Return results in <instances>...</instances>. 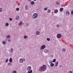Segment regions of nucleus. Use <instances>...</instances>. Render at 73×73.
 <instances>
[{
	"mask_svg": "<svg viewBox=\"0 0 73 73\" xmlns=\"http://www.w3.org/2000/svg\"><path fill=\"white\" fill-rule=\"evenodd\" d=\"M31 66H29L28 67H27V70H28V73H32V70H31Z\"/></svg>",
	"mask_w": 73,
	"mask_h": 73,
	"instance_id": "obj_2",
	"label": "nucleus"
},
{
	"mask_svg": "<svg viewBox=\"0 0 73 73\" xmlns=\"http://www.w3.org/2000/svg\"><path fill=\"white\" fill-rule=\"evenodd\" d=\"M62 36L61 34H58L57 35L56 37L58 38H60Z\"/></svg>",
	"mask_w": 73,
	"mask_h": 73,
	"instance_id": "obj_4",
	"label": "nucleus"
},
{
	"mask_svg": "<svg viewBox=\"0 0 73 73\" xmlns=\"http://www.w3.org/2000/svg\"><path fill=\"white\" fill-rule=\"evenodd\" d=\"M68 73H73V72H72V71H70L68 72Z\"/></svg>",
	"mask_w": 73,
	"mask_h": 73,
	"instance_id": "obj_37",
	"label": "nucleus"
},
{
	"mask_svg": "<svg viewBox=\"0 0 73 73\" xmlns=\"http://www.w3.org/2000/svg\"><path fill=\"white\" fill-rule=\"evenodd\" d=\"M60 12H62L63 11V8H61L60 9Z\"/></svg>",
	"mask_w": 73,
	"mask_h": 73,
	"instance_id": "obj_15",
	"label": "nucleus"
},
{
	"mask_svg": "<svg viewBox=\"0 0 73 73\" xmlns=\"http://www.w3.org/2000/svg\"><path fill=\"white\" fill-rule=\"evenodd\" d=\"M47 9H48V8H46V7L45 8H44V10L45 11L47 10Z\"/></svg>",
	"mask_w": 73,
	"mask_h": 73,
	"instance_id": "obj_30",
	"label": "nucleus"
},
{
	"mask_svg": "<svg viewBox=\"0 0 73 73\" xmlns=\"http://www.w3.org/2000/svg\"><path fill=\"white\" fill-rule=\"evenodd\" d=\"M3 11V9L2 8H0V12H2Z\"/></svg>",
	"mask_w": 73,
	"mask_h": 73,
	"instance_id": "obj_21",
	"label": "nucleus"
},
{
	"mask_svg": "<svg viewBox=\"0 0 73 73\" xmlns=\"http://www.w3.org/2000/svg\"><path fill=\"white\" fill-rule=\"evenodd\" d=\"M46 46L45 45H42L40 48V49H44L45 48Z\"/></svg>",
	"mask_w": 73,
	"mask_h": 73,
	"instance_id": "obj_5",
	"label": "nucleus"
},
{
	"mask_svg": "<svg viewBox=\"0 0 73 73\" xmlns=\"http://www.w3.org/2000/svg\"><path fill=\"white\" fill-rule=\"evenodd\" d=\"M27 36H25L24 37V38L25 39V38H27Z\"/></svg>",
	"mask_w": 73,
	"mask_h": 73,
	"instance_id": "obj_33",
	"label": "nucleus"
},
{
	"mask_svg": "<svg viewBox=\"0 0 73 73\" xmlns=\"http://www.w3.org/2000/svg\"><path fill=\"white\" fill-rule=\"evenodd\" d=\"M65 50H66L64 48H63V49H62V51H63V52H65Z\"/></svg>",
	"mask_w": 73,
	"mask_h": 73,
	"instance_id": "obj_35",
	"label": "nucleus"
},
{
	"mask_svg": "<svg viewBox=\"0 0 73 73\" xmlns=\"http://www.w3.org/2000/svg\"><path fill=\"white\" fill-rule=\"evenodd\" d=\"M8 66H10L11 65V64L10 62L8 63Z\"/></svg>",
	"mask_w": 73,
	"mask_h": 73,
	"instance_id": "obj_24",
	"label": "nucleus"
},
{
	"mask_svg": "<svg viewBox=\"0 0 73 73\" xmlns=\"http://www.w3.org/2000/svg\"><path fill=\"white\" fill-rule=\"evenodd\" d=\"M46 40L47 41H50V38H47Z\"/></svg>",
	"mask_w": 73,
	"mask_h": 73,
	"instance_id": "obj_28",
	"label": "nucleus"
},
{
	"mask_svg": "<svg viewBox=\"0 0 73 73\" xmlns=\"http://www.w3.org/2000/svg\"><path fill=\"white\" fill-rule=\"evenodd\" d=\"M25 59H24V60H23L24 61H25Z\"/></svg>",
	"mask_w": 73,
	"mask_h": 73,
	"instance_id": "obj_44",
	"label": "nucleus"
},
{
	"mask_svg": "<svg viewBox=\"0 0 73 73\" xmlns=\"http://www.w3.org/2000/svg\"><path fill=\"white\" fill-rule=\"evenodd\" d=\"M8 59H7L6 61V62H8Z\"/></svg>",
	"mask_w": 73,
	"mask_h": 73,
	"instance_id": "obj_36",
	"label": "nucleus"
},
{
	"mask_svg": "<svg viewBox=\"0 0 73 73\" xmlns=\"http://www.w3.org/2000/svg\"><path fill=\"white\" fill-rule=\"evenodd\" d=\"M51 12V11L49 9L47 13H50Z\"/></svg>",
	"mask_w": 73,
	"mask_h": 73,
	"instance_id": "obj_18",
	"label": "nucleus"
},
{
	"mask_svg": "<svg viewBox=\"0 0 73 73\" xmlns=\"http://www.w3.org/2000/svg\"><path fill=\"white\" fill-rule=\"evenodd\" d=\"M19 62L20 63H23V58L19 60Z\"/></svg>",
	"mask_w": 73,
	"mask_h": 73,
	"instance_id": "obj_8",
	"label": "nucleus"
},
{
	"mask_svg": "<svg viewBox=\"0 0 73 73\" xmlns=\"http://www.w3.org/2000/svg\"><path fill=\"white\" fill-rule=\"evenodd\" d=\"M9 20L10 21H12V19L11 18H10L9 19Z\"/></svg>",
	"mask_w": 73,
	"mask_h": 73,
	"instance_id": "obj_32",
	"label": "nucleus"
},
{
	"mask_svg": "<svg viewBox=\"0 0 73 73\" xmlns=\"http://www.w3.org/2000/svg\"><path fill=\"white\" fill-rule=\"evenodd\" d=\"M22 23H23V22L21 21L19 23V25L20 26V25H21V24H22Z\"/></svg>",
	"mask_w": 73,
	"mask_h": 73,
	"instance_id": "obj_26",
	"label": "nucleus"
},
{
	"mask_svg": "<svg viewBox=\"0 0 73 73\" xmlns=\"http://www.w3.org/2000/svg\"><path fill=\"white\" fill-rule=\"evenodd\" d=\"M26 25L28 26L29 25V23H28Z\"/></svg>",
	"mask_w": 73,
	"mask_h": 73,
	"instance_id": "obj_41",
	"label": "nucleus"
},
{
	"mask_svg": "<svg viewBox=\"0 0 73 73\" xmlns=\"http://www.w3.org/2000/svg\"><path fill=\"white\" fill-rule=\"evenodd\" d=\"M11 37L10 36V35H7V38H9Z\"/></svg>",
	"mask_w": 73,
	"mask_h": 73,
	"instance_id": "obj_20",
	"label": "nucleus"
},
{
	"mask_svg": "<svg viewBox=\"0 0 73 73\" xmlns=\"http://www.w3.org/2000/svg\"><path fill=\"white\" fill-rule=\"evenodd\" d=\"M31 4L32 5H34V4H35V2H34V1H32L31 2Z\"/></svg>",
	"mask_w": 73,
	"mask_h": 73,
	"instance_id": "obj_14",
	"label": "nucleus"
},
{
	"mask_svg": "<svg viewBox=\"0 0 73 73\" xmlns=\"http://www.w3.org/2000/svg\"><path fill=\"white\" fill-rule=\"evenodd\" d=\"M46 66L45 65H43V66H41L39 68V70L40 72H44L46 70Z\"/></svg>",
	"mask_w": 73,
	"mask_h": 73,
	"instance_id": "obj_1",
	"label": "nucleus"
},
{
	"mask_svg": "<svg viewBox=\"0 0 73 73\" xmlns=\"http://www.w3.org/2000/svg\"><path fill=\"white\" fill-rule=\"evenodd\" d=\"M71 15H73V11H71Z\"/></svg>",
	"mask_w": 73,
	"mask_h": 73,
	"instance_id": "obj_38",
	"label": "nucleus"
},
{
	"mask_svg": "<svg viewBox=\"0 0 73 73\" xmlns=\"http://www.w3.org/2000/svg\"><path fill=\"white\" fill-rule=\"evenodd\" d=\"M8 41H9V42H10L11 41V40H10V39L8 40Z\"/></svg>",
	"mask_w": 73,
	"mask_h": 73,
	"instance_id": "obj_40",
	"label": "nucleus"
},
{
	"mask_svg": "<svg viewBox=\"0 0 73 73\" xmlns=\"http://www.w3.org/2000/svg\"><path fill=\"white\" fill-rule=\"evenodd\" d=\"M50 66H51V67L54 66V64L52 63L51 64H50Z\"/></svg>",
	"mask_w": 73,
	"mask_h": 73,
	"instance_id": "obj_11",
	"label": "nucleus"
},
{
	"mask_svg": "<svg viewBox=\"0 0 73 73\" xmlns=\"http://www.w3.org/2000/svg\"><path fill=\"white\" fill-rule=\"evenodd\" d=\"M13 52V48H11V50H10V53H12Z\"/></svg>",
	"mask_w": 73,
	"mask_h": 73,
	"instance_id": "obj_10",
	"label": "nucleus"
},
{
	"mask_svg": "<svg viewBox=\"0 0 73 73\" xmlns=\"http://www.w3.org/2000/svg\"><path fill=\"white\" fill-rule=\"evenodd\" d=\"M16 19L17 20H19V16H16Z\"/></svg>",
	"mask_w": 73,
	"mask_h": 73,
	"instance_id": "obj_16",
	"label": "nucleus"
},
{
	"mask_svg": "<svg viewBox=\"0 0 73 73\" xmlns=\"http://www.w3.org/2000/svg\"><path fill=\"white\" fill-rule=\"evenodd\" d=\"M56 59H54L53 60L52 62H56Z\"/></svg>",
	"mask_w": 73,
	"mask_h": 73,
	"instance_id": "obj_27",
	"label": "nucleus"
},
{
	"mask_svg": "<svg viewBox=\"0 0 73 73\" xmlns=\"http://www.w3.org/2000/svg\"><path fill=\"white\" fill-rule=\"evenodd\" d=\"M57 28H58L60 27V25H57Z\"/></svg>",
	"mask_w": 73,
	"mask_h": 73,
	"instance_id": "obj_34",
	"label": "nucleus"
},
{
	"mask_svg": "<svg viewBox=\"0 0 73 73\" xmlns=\"http://www.w3.org/2000/svg\"><path fill=\"white\" fill-rule=\"evenodd\" d=\"M25 9H28V7L27 6H25Z\"/></svg>",
	"mask_w": 73,
	"mask_h": 73,
	"instance_id": "obj_22",
	"label": "nucleus"
},
{
	"mask_svg": "<svg viewBox=\"0 0 73 73\" xmlns=\"http://www.w3.org/2000/svg\"><path fill=\"white\" fill-rule=\"evenodd\" d=\"M56 4H58V2H56Z\"/></svg>",
	"mask_w": 73,
	"mask_h": 73,
	"instance_id": "obj_39",
	"label": "nucleus"
},
{
	"mask_svg": "<svg viewBox=\"0 0 73 73\" xmlns=\"http://www.w3.org/2000/svg\"><path fill=\"white\" fill-rule=\"evenodd\" d=\"M60 68H61V67H62V66H61V65H60Z\"/></svg>",
	"mask_w": 73,
	"mask_h": 73,
	"instance_id": "obj_42",
	"label": "nucleus"
},
{
	"mask_svg": "<svg viewBox=\"0 0 73 73\" xmlns=\"http://www.w3.org/2000/svg\"><path fill=\"white\" fill-rule=\"evenodd\" d=\"M55 66H57L58 64V62H55Z\"/></svg>",
	"mask_w": 73,
	"mask_h": 73,
	"instance_id": "obj_12",
	"label": "nucleus"
},
{
	"mask_svg": "<svg viewBox=\"0 0 73 73\" xmlns=\"http://www.w3.org/2000/svg\"><path fill=\"white\" fill-rule=\"evenodd\" d=\"M36 35H40V32L38 31L36 33Z\"/></svg>",
	"mask_w": 73,
	"mask_h": 73,
	"instance_id": "obj_13",
	"label": "nucleus"
},
{
	"mask_svg": "<svg viewBox=\"0 0 73 73\" xmlns=\"http://www.w3.org/2000/svg\"><path fill=\"white\" fill-rule=\"evenodd\" d=\"M13 73H17V72L16 70H14L13 71Z\"/></svg>",
	"mask_w": 73,
	"mask_h": 73,
	"instance_id": "obj_31",
	"label": "nucleus"
},
{
	"mask_svg": "<svg viewBox=\"0 0 73 73\" xmlns=\"http://www.w3.org/2000/svg\"><path fill=\"white\" fill-rule=\"evenodd\" d=\"M9 61L10 62L12 63V58H11L9 59Z\"/></svg>",
	"mask_w": 73,
	"mask_h": 73,
	"instance_id": "obj_19",
	"label": "nucleus"
},
{
	"mask_svg": "<svg viewBox=\"0 0 73 73\" xmlns=\"http://www.w3.org/2000/svg\"><path fill=\"white\" fill-rule=\"evenodd\" d=\"M2 43L3 44H4V45H5V44H6V42L5 41H3L2 42Z\"/></svg>",
	"mask_w": 73,
	"mask_h": 73,
	"instance_id": "obj_25",
	"label": "nucleus"
},
{
	"mask_svg": "<svg viewBox=\"0 0 73 73\" xmlns=\"http://www.w3.org/2000/svg\"><path fill=\"white\" fill-rule=\"evenodd\" d=\"M19 8H17L16 9V10L17 11H19Z\"/></svg>",
	"mask_w": 73,
	"mask_h": 73,
	"instance_id": "obj_29",
	"label": "nucleus"
},
{
	"mask_svg": "<svg viewBox=\"0 0 73 73\" xmlns=\"http://www.w3.org/2000/svg\"><path fill=\"white\" fill-rule=\"evenodd\" d=\"M49 64H52V60H50L48 62Z\"/></svg>",
	"mask_w": 73,
	"mask_h": 73,
	"instance_id": "obj_17",
	"label": "nucleus"
},
{
	"mask_svg": "<svg viewBox=\"0 0 73 73\" xmlns=\"http://www.w3.org/2000/svg\"><path fill=\"white\" fill-rule=\"evenodd\" d=\"M34 0V1H36V0Z\"/></svg>",
	"mask_w": 73,
	"mask_h": 73,
	"instance_id": "obj_43",
	"label": "nucleus"
},
{
	"mask_svg": "<svg viewBox=\"0 0 73 73\" xmlns=\"http://www.w3.org/2000/svg\"><path fill=\"white\" fill-rule=\"evenodd\" d=\"M44 51V53H47L49 52V50H45Z\"/></svg>",
	"mask_w": 73,
	"mask_h": 73,
	"instance_id": "obj_9",
	"label": "nucleus"
},
{
	"mask_svg": "<svg viewBox=\"0 0 73 73\" xmlns=\"http://www.w3.org/2000/svg\"><path fill=\"white\" fill-rule=\"evenodd\" d=\"M70 15V13L68 11H67L66 12V16H69Z\"/></svg>",
	"mask_w": 73,
	"mask_h": 73,
	"instance_id": "obj_6",
	"label": "nucleus"
},
{
	"mask_svg": "<svg viewBox=\"0 0 73 73\" xmlns=\"http://www.w3.org/2000/svg\"><path fill=\"white\" fill-rule=\"evenodd\" d=\"M58 11L57 9H55L54 11V13H58Z\"/></svg>",
	"mask_w": 73,
	"mask_h": 73,
	"instance_id": "obj_7",
	"label": "nucleus"
},
{
	"mask_svg": "<svg viewBox=\"0 0 73 73\" xmlns=\"http://www.w3.org/2000/svg\"><path fill=\"white\" fill-rule=\"evenodd\" d=\"M38 17V14L37 13H34L32 16L33 19H36Z\"/></svg>",
	"mask_w": 73,
	"mask_h": 73,
	"instance_id": "obj_3",
	"label": "nucleus"
},
{
	"mask_svg": "<svg viewBox=\"0 0 73 73\" xmlns=\"http://www.w3.org/2000/svg\"><path fill=\"white\" fill-rule=\"evenodd\" d=\"M9 25V23H6V27H8V26Z\"/></svg>",
	"mask_w": 73,
	"mask_h": 73,
	"instance_id": "obj_23",
	"label": "nucleus"
}]
</instances>
